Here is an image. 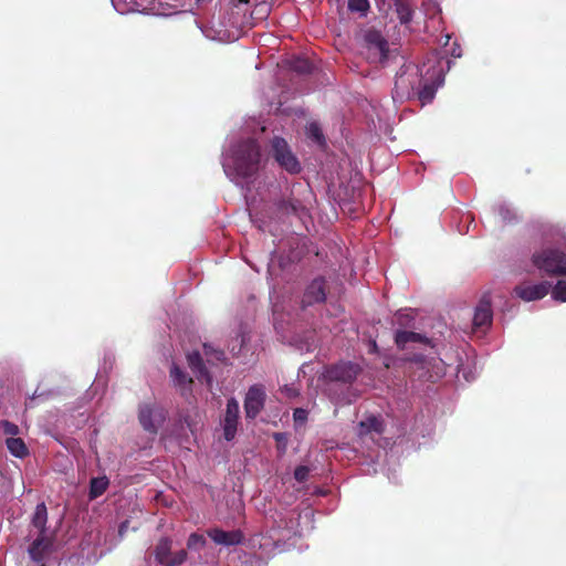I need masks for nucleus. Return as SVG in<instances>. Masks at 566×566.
<instances>
[{
    "instance_id": "e433bc0d",
    "label": "nucleus",
    "mask_w": 566,
    "mask_h": 566,
    "mask_svg": "<svg viewBox=\"0 0 566 566\" xmlns=\"http://www.w3.org/2000/svg\"><path fill=\"white\" fill-rule=\"evenodd\" d=\"M282 391L286 395V397L289 398H295L298 396V390L295 389L294 387L292 386H287L285 385L282 389Z\"/></svg>"
},
{
    "instance_id": "4468645a",
    "label": "nucleus",
    "mask_w": 566,
    "mask_h": 566,
    "mask_svg": "<svg viewBox=\"0 0 566 566\" xmlns=\"http://www.w3.org/2000/svg\"><path fill=\"white\" fill-rule=\"evenodd\" d=\"M239 422V402L235 398H230L227 401L226 415L222 421L223 438L231 441L237 433Z\"/></svg>"
},
{
    "instance_id": "7c9ffc66",
    "label": "nucleus",
    "mask_w": 566,
    "mask_h": 566,
    "mask_svg": "<svg viewBox=\"0 0 566 566\" xmlns=\"http://www.w3.org/2000/svg\"><path fill=\"white\" fill-rule=\"evenodd\" d=\"M497 213L504 222H511L515 219L514 212L505 206H499Z\"/></svg>"
},
{
    "instance_id": "2f4dec72",
    "label": "nucleus",
    "mask_w": 566,
    "mask_h": 566,
    "mask_svg": "<svg viewBox=\"0 0 566 566\" xmlns=\"http://www.w3.org/2000/svg\"><path fill=\"white\" fill-rule=\"evenodd\" d=\"M2 429L10 437H15L19 433V427L10 421H3Z\"/></svg>"
},
{
    "instance_id": "f8f14e48",
    "label": "nucleus",
    "mask_w": 566,
    "mask_h": 566,
    "mask_svg": "<svg viewBox=\"0 0 566 566\" xmlns=\"http://www.w3.org/2000/svg\"><path fill=\"white\" fill-rule=\"evenodd\" d=\"M28 552L30 558L36 564V566H46V563L53 552L52 536L33 537Z\"/></svg>"
},
{
    "instance_id": "423d86ee",
    "label": "nucleus",
    "mask_w": 566,
    "mask_h": 566,
    "mask_svg": "<svg viewBox=\"0 0 566 566\" xmlns=\"http://www.w3.org/2000/svg\"><path fill=\"white\" fill-rule=\"evenodd\" d=\"M271 148L273 158L282 169L291 175L301 172V164L284 138L275 136L271 140Z\"/></svg>"
},
{
    "instance_id": "9b49d317",
    "label": "nucleus",
    "mask_w": 566,
    "mask_h": 566,
    "mask_svg": "<svg viewBox=\"0 0 566 566\" xmlns=\"http://www.w3.org/2000/svg\"><path fill=\"white\" fill-rule=\"evenodd\" d=\"M327 285L323 276L315 277L305 289L301 307L303 310L315 304H322L326 301Z\"/></svg>"
},
{
    "instance_id": "f03ea898",
    "label": "nucleus",
    "mask_w": 566,
    "mask_h": 566,
    "mask_svg": "<svg viewBox=\"0 0 566 566\" xmlns=\"http://www.w3.org/2000/svg\"><path fill=\"white\" fill-rule=\"evenodd\" d=\"M313 192L310 188L296 191L293 187L289 195H282L265 205L262 210L263 218L269 222L283 223L290 217L303 220L308 216Z\"/></svg>"
},
{
    "instance_id": "a211bd4d",
    "label": "nucleus",
    "mask_w": 566,
    "mask_h": 566,
    "mask_svg": "<svg viewBox=\"0 0 566 566\" xmlns=\"http://www.w3.org/2000/svg\"><path fill=\"white\" fill-rule=\"evenodd\" d=\"M187 361L190 369L200 381H205L208 386L212 384V376L205 366L203 359L198 350L188 353Z\"/></svg>"
},
{
    "instance_id": "cd10ccee",
    "label": "nucleus",
    "mask_w": 566,
    "mask_h": 566,
    "mask_svg": "<svg viewBox=\"0 0 566 566\" xmlns=\"http://www.w3.org/2000/svg\"><path fill=\"white\" fill-rule=\"evenodd\" d=\"M369 8L368 0H348V9L352 12H360L361 15H366Z\"/></svg>"
},
{
    "instance_id": "58836bf2",
    "label": "nucleus",
    "mask_w": 566,
    "mask_h": 566,
    "mask_svg": "<svg viewBox=\"0 0 566 566\" xmlns=\"http://www.w3.org/2000/svg\"><path fill=\"white\" fill-rule=\"evenodd\" d=\"M127 530V522H124L119 526V534L123 535Z\"/></svg>"
},
{
    "instance_id": "f3484780",
    "label": "nucleus",
    "mask_w": 566,
    "mask_h": 566,
    "mask_svg": "<svg viewBox=\"0 0 566 566\" xmlns=\"http://www.w3.org/2000/svg\"><path fill=\"white\" fill-rule=\"evenodd\" d=\"M208 536L218 545L234 546L242 542L243 536L240 531H223L211 528L207 532Z\"/></svg>"
},
{
    "instance_id": "c9c22d12",
    "label": "nucleus",
    "mask_w": 566,
    "mask_h": 566,
    "mask_svg": "<svg viewBox=\"0 0 566 566\" xmlns=\"http://www.w3.org/2000/svg\"><path fill=\"white\" fill-rule=\"evenodd\" d=\"M295 70L302 73H307L311 71V64L306 60L298 61L295 65Z\"/></svg>"
},
{
    "instance_id": "a878e982",
    "label": "nucleus",
    "mask_w": 566,
    "mask_h": 566,
    "mask_svg": "<svg viewBox=\"0 0 566 566\" xmlns=\"http://www.w3.org/2000/svg\"><path fill=\"white\" fill-rule=\"evenodd\" d=\"M306 136L318 145L325 144L324 134L317 123H310L306 127Z\"/></svg>"
},
{
    "instance_id": "a19ab883",
    "label": "nucleus",
    "mask_w": 566,
    "mask_h": 566,
    "mask_svg": "<svg viewBox=\"0 0 566 566\" xmlns=\"http://www.w3.org/2000/svg\"><path fill=\"white\" fill-rule=\"evenodd\" d=\"M377 350H378L377 343L375 340H373L371 345H370V352L376 353Z\"/></svg>"
},
{
    "instance_id": "f257e3e1",
    "label": "nucleus",
    "mask_w": 566,
    "mask_h": 566,
    "mask_svg": "<svg viewBox=\"0 0 566 566\" xmlns=\"http://www.w3.org/2000/svg\"><path fill=\"white\" fill-rule=\"evenodd\" d=\"M443 80L442 66L436 60L421 66L403 64L396 74L392 97L400 102L417 98L424 106L433 101Z\"/></svg>"
},
{
    "instance_id": "ddd939ff",
    "label": "nucleus",
    "mask_w": 566,
    "mask_h": 566,
    "mask_svg": "<svg viewBox=\"0 0 566 566\" xmlns=\"http://www.w3.org/2000/svg\"><path fill=\"white\" fill-rule=\"evenodd\" d=\"M493 312L490 295L485 294L479 301L473 316V328L485 331L492 325Z\"/></svg>"
},
{
    "instance_id": "79ce46f5",
    "label": "nucleus",
    "mask_w": 566,
    "mask_h": 566,
    "mask_svg": "<svg viewBox=\"0 0 566 566\" xmlns=\"http://www.w3.org/2000/svg\"><path fill=\"white\" fill-rule=\"evenodd\" d=\"M282 437H283V434H282V433H276V434H275V438H276V440H277V441H280Z\"/></svg>"
},
{
    "instance_id": "c756f323",
    "label": "nucleus",
    "mask_w": 566,
    "mask_h": 566,
    "mask_svg": "<svg viewBox=\"0 0 566 566\" xmlns=\"http://www.w3.org/2000/svg\"><path fill=\"white\" fill-rule=\"evenodd\" d=\"M206 538L201 534L192 533L190 534L187 546L189 549L199 551L206 545Z\"/></svg>"
},
{
    "instance_id": "72a5a7b5",
    "label": "nucleus",
    "mask_w": 566,
    "mask_h": 566,
    "mask_svg": "<svg viewBox=\"0 0 566 566\" xmlns=\"http://www.w3.org/2000/svg\"><path fill=\"white\" fill-rule=\"evenodd\" d=\"M293 418L296 424H303L307 420V411L303 408H296Z\"/></svg>"
},
{
    "instance_id": "1a4fd4ad",
    "label": "nucleus",
    "mask_w": 566,
    "mask_h": 566,
    "mask_svg": "<svg viewBox=\"0 0 566 566\" xmlns=\"http://www.w3.org/2000/svg\"><path fill=\"white\" fill-rule=\"evenodd\" d=\"M359 371L360 368L357 364L350 361H342L327 367L324 376L329 381L352 384L356 379Z\"/></svg>"
},
{
    "instance_id": "39448f33",
    "label": "nucleus",
    "mask_w": 566,
    "mask_h": 566,
    "mask_svg": "<svg viewBox=\"0 0 566 566\" xmlns=\"http://www.w3.org/2000/svg\"><path fill=\"white\" fill-rule=\"evenodd\" d=\"M167 415V410L156 403H140L138 406V421L153 438L165 423Z\"/></svg>"
},
{
    "instance_id": "0eeeda50",
    "label": "nucleus",
    "mask_w": 566,
    "mask_h": 566,
    "mask_svg": "<svg viewBox=\"0 0 566 566\" xmlns=\"http://www.w3.org/2000/svg\"><path fill=\"white\" fill-rule=\"evenodd\" d=\"M364 41L368 50V59L373 62H385L388 59L389 45L381 32L370 29L366 31Z\"/></svg>"
},
{
    "instance_id": "dca6fc26",
    "label": "nucleus",
    "mask_w": 566,
    "mask_h": 566,
    "mask_svg": "<svg viewBox=\"0 0 566 566\" xmlns=\"http://www.w3.org/2000/svg\"><path fill=\"white\" fill-rule=\"evenodd\" d=\"M48 522V510L43 502L35 506L34 513L31 520L30 537L36 536H52L46 530L45 525Z\"/></svg>"
},
{
    "instance_id": "5701e85b",
    "label": "nucleus",
    "mask_w": 566,
    "mask_h": 566,
    "mask_svg": "<svg viewBox=\"0 0 566 566\" xmlns=\"http://www.w3.org/2000/svg\"><path fill=\"white\" fill-rule=\"evenodd\" d=\"M109 485V480L106 475L92 478L90 482L88 497L95 500L104 494Z\"/></svg>"
},
{
    "instance_id": "412c9836",
    "label": "nucleus",
    "mask_w": 566,
    "mask_h": 566,
    "mask_svg": "<svg viewBox=\"0 0 566 566\" xmlns=\"http://www.w3.org/2000/svg\"><path fill=\"white\" fill-rule=\"evenodd\" d=\"M395 343L399 349H403L408 343H421L429 345L431 340L420 333L398 329L395 334Z\"/></svg>"
},
{
    "instance_id": "393cba45",
    "label": "nucleus",
    "mask_w": 566,
    "mask_h": 566,
    "mask_svg": "<svg viewBox=\"0 0 566 566\" xmlns=\"http://www.w3.org/2000/svg\"><path fill=\"white\" fill-rule=\"evenodd\" d=\"M416 316L415 313L410 310H399L396 312L394 316V324L398 325L400 328L412 327L415 323Z\"/></svg>"
},
{
    "instance_id": "2eb2a0df",
    "label": "nucleus",
    "mask_w": 566,
    "mask_h": 566,
    "mask_svg": "<svg viewBox=\"0 0 566 566\" xmlns=\"http://www.w3.org/2000/svg\"><path fill=\"white\" fill-rule=\"evenodd\" d=\"M551 287V283L544 281L533 285H517L514 289V292L523 301L531 302L545 297L548 294Z\"/></svg>"
},
{
    "instance_id": "bb28decb",
    "label": "nucleus",
    "mask_w": 566,
    "mask_h": 566,
    "mask_svg": "<svg viewBox=\"0 0 566 566\" xmlns=\"http://www.w3.org/2000/svg\"><path fill=\"white\" fill-rule=\"evenodd\" d=\"M203 354L207 357L208 363L223 361L226 354L221 349L213 348L211 345L203 344Z\"/></svg>"
},
{
    "instance_id": "4c0bfd02",
    "label": "nucleus",
    "mask_w": 566,
    "mask_h": 566,
    "mask_svg": "<svg viewBox=\"0 0 566 566\" xmlns=\"http://www.w3.org/2000/svg\"><path fill=\"white\" fill-rule=\"evenodd\" d=\"M375 1H376L377 6H378V8H379L380 10H381V9H384L386 6H387L388 8H390V7H391L390 4H387V0H375Z\"/></svg>"
},
{
    "instance_id": "9d476101",
    "label": "nucleus",
    "mask_w": 566,
    "mask_h": 566,
    "mask_svg": "<svg viewBox=\"0 0 566 566\" xmlns=\"http://www.w3.org/2000/svg\"><path fill=\"white\" fill-rule=\"evenodd\" d=\"M266 394L263 385H253L244 398V412L247 419H255L264 408Z\"/></svg>"
},
{
    "instance_id": "c85d7f7f",
    "label": "nucleus",
    "mask_w": 566,
    "mask_h": 566,
    "mask_svg": "<svg viewBox=\"0 0 566 566\" xmlns=\"http://www.w3.org/2000/svg\"><path fill=\"white\" fill-rule=\"evenodd\" d=\"M552 297L558 302H566V281L559 280L552 290Z\"/></svg>"
},
{
    "instance_id": "6e6552de",
    "label": "nucleus",
    "mask_w": 566,
    "mask_h": 566,
    "mask_svg": "<svg viewBox=\"0 0 566 566\" xmlns=\"http://www.w3.org/2000/svg\"><path fill=\"white\" fill-rule=\"evenodd\" d=\"M155 558L157 563L164 566H179L187 558V552L180 549L176 553L171 552V541L167 537L161 538L155 548Z\"/></svg>"
},
{
    "instance_id": "f704fd0d",
    "label": "nucleus",
    "mask_w": 566,
    "mask_h": 566,
    "mask_svg": "<svg viewBox=\"0 0 566 566\" xmlns=\"http://www.w3.org/2000/svg\"><path fill=\"white\" fill-rule=\"evenodd\" d=\"M308 473H310V469L306 465H301L298 467L295 472H294V476L295 479L298 481V482H304L307 476H308Z\"/></svg>"
},
{
    "instance_id": "aec40b11",
    "label": "nucleus",
    "mask_w": 566,
    "mask_h": 566,
    "mask_svg": "<svg viewBox=\"0 0 566 566\" xmlns=\"http://www.w3.org/2000/svg\"><path fill=\"white\" fill-rule=\"evenodd\" d=\"M385 424L380 417L370 415L366 417L358 423V434L359 436H371L378 434L380 436L384 432Z\"/></svg>"
},
{
    "instance_id": "473e14b6",
    "label": "nucleus",
    "mask_w": 566,
    "mask_h": 566,
    "mask_svg": "<svg viewBox=\"0 0 566 566\" xmlns=\"http://www.w3.org/2000/svg\"><path fill=\"white\" fill-rule=\"evenodd\" d=\"M408 360L419 365L421 369H428V367H429V363H428L426 356H423L422 354H415Z\"/></svg>"
},
{
    "instance_id": "b1692460",
    "label": "nucleus",
    "mask_w": 566,
    "mask_h": 566,
    "mask_svg": "<svg viewBox=\"0 0 566 566\" xmlns=\"http://www.w3.org/2000/svg\"><path fill=\"white\" fill-rule=\"evenodd\" d=\"M6 443L13 457L22 459L28 455V448L21 438L10 437Z\"/></svg>"
},
{
    "instance_id": "20e7f679",
    "label": "nucleus",
    "mask_w": 566,
    "mask_h": 566,
    "mask_svg": "<svg viewBox=\"0 0 566 566\" xmlns=\"http://www.w3.org/2000/svg\"><path fill=\"white\" fill-rule=\"evenodd\" d=\"M300 517L301 515L295 512H287L284 516H280V520L275 521V525L263 536V542L260 545L264 547L269 545V541H272L275 548L284 549L285 541L302 535Z\"/></svg>"
},
{
    "instance_id": "6ab92c4d",
    "label": "nucleus",
    "mask_w": 566,
    "mask_h": 566,
    "mask_svg": "<svg viewBox=\"0 0 566 566\" xmlns=\"http://www.w3.org/2000/svg\"><path fill=\"white\" fill-rule=\"evenodd\" d=\"M169 375L174 386L180 390L181 396L188 397L191 395L193 380L177 364L171 365Z\"/></svg>"
},
{
    "instance_id": "ea45409f",
    "label": "nucleus",
    "mask_w": 566,
    "mask_h": 566,
    "mask_svg": "<svg viewBox=\"0 0 566 566\" xmlns=\"http://www.w3.org/2000/svg\"><path fill=\"white\" fill-rule=\"evenodd\" d=\"M231 1L234 6H239L242 3H244V4L249 3V0H231Z\"/></svg>"
},
{
    "instance_id": "4be33fe9",
    "label": "nucleus",
    "mask_w": 566,
    "mask_h": 566,
    "mask_svg": "<svg viewBox=\"0 0 566 566\" xmlns=\"http://www.w3.org/2000/svg\"><path fill=\"white\" fill-rule=\"evenodd\" d=\"M363 468L360 469L364 473H377L378 471L386 472L387 474L391 472H397L399 462H361ZM388 479L391 480L390 475Z\"/></svg>"
},
{
    "instance_id": "7ed1b4c3",
    "label": "nucleus",
    "mask_w": 566,
    "mask_h": 566,
    "mask_svg": "<svg viewBox=\"0 0 566 566\" xmlns=\"http://www.w3.org/2000/svg\"><path fill=\"white\" fill-rule=\"evenodd\" d=\"M231 164L235 175L242 179L254 177L261 166V149L253 138L240 140L231 147Z\"/></svg>"
}]
</instances>
